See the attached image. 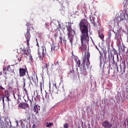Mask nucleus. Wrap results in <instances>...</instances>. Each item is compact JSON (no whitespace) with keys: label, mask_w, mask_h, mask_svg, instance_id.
<instances>
[{"label":"nucleus","mask_w":128,"mask_h":128,"mask_svg":"<svg viewBox=\"0 0 128 128\" xmlns=\"http://www.w3.org/2000/svg\"><path fill=\"white\" fill-rule=\"evenodd\" d=\"M80 29L81 32L80 40L81 46L80 50L82 52L86 50L87 46L90 42V36H88V22L86 19H82L79 23Z\"/></svg>","instance_id":"nucleus-1"},{"label":"nucleus","mask_w":128,"mask_h":128,"mask_svg":"<svg viewBox=\"0 0 128 128\" xmlns=\"http://www.w3.org/2000/svg\"><path fill=\"white\" fill-rule=\"evenodd\" d=\"M30 28H27L26 32L24 34L25 38L26 40V44L28 46V48H20V54L22 55V56L26 58L30 54Z\"/></svg>","instance_id":"nucleus-2"},{"label":"nucleus","mask_w":128,"mask_h":128,"mask_svg":"<svg viewBox=\"0 0 128 128\" xmlns=\"http://www.w3.org/2000/svg\"><path fill=\"white\" fill-rule=\"evenodd\" d=\"M66 28L67 30L68 40H69L71 46H72V42H74V34H76V31L72 30L70 24L68 26H66Z\"/></svg>","instance_id":"nucleus-3"},{"label":"nucleus","mask_w":128,"mask_h":128,"mask_svg":"<svg viewBox=\"0 0 128 128\" xmlns=\"http://www.w3.org/2000/svg\"><path fill=\"white\" fill-rule=\"evenodd\" d=\"M86 58L84 57L82 62V65H81L82 67H80V72H81L82 74H84L86 72Z\"/></svg>","instance_id":"nucleus-4"},{"label":"nucleus","mask_w":128,"mask_h":128,"mask_svg":"<svg viewBox=\"0 0 128 128\" xmlns=\"http://www.w3.org/2000/svg\"><path fill=\"white\" fill-rule=\"evenodd\" d=\"M26 72H28V69L26 68V67H25L24 68H19V76L20 78L24 76Z\"/></svg>","instance_id":"nucleus-5"},{"label":"nucleus","mask_w":128,"mask_h":128,"mask_svg":"<svg viewBox=\"0 0 128 128\" xmlns=\"http://www.w3.org/2000/svg\"><path fill=\"white\" fill-rule=\"evenodd\" d=\"M110 54L111 60H112V62H111V66L112 68H116L117 72H118V63L114 62V56L112 53H110Z\"/></svg>","instance_id":"nucleus-6"},{"label":"nucleus","mask_w":128,"mask_h":128,"mask_svg":"<svg viewBox=\"0 0 128 128\" xmlns=\"http://www.w3.org/2000/svg\"><path fill=\"white\" fill-rule=\"evenodd\" d=\"M38 54L40 60H42L44 56H46L44 54V48H42L40 50L38 51Z\"/></svg>","instance_id":"nucleus-7"},{"label":"nucleus","mask_w":128,"mask_h":128,"mask_svg":"<svg viewBox=\"0 0 128 128\" xmlns=\"http://www.w3.org/2000/svg\"><path fill=\"white\" fill-rule=\"evenodd\" d=\"M102 126L104 127V128H110L112 126V124L108 120H105L103 122L102 124Z\"/></svg>","instance_id":"nucleus-8"},{"label":"nucleus","mask_w":128,"mask_h":128,"mask_svg":"<svg viewBox=\"0 0 128 128\" xmlns=\"http://www.w3.org/2000/svg\"><path fill=\"white\" fill-rule=\"evenodd\" d=\"M118 20V22H124L126 20V16L124 15H122L120 17H118L114 19V22Z\"/></svg>","instance_id":"nucleus-9"},{"label":"nucleus","mask_w":128,"mask_h":128,"mask_svg":"<svg viewBox=\"0 0 128 128\" xmlns=\"http://www.w3.org/2000/svg\"><path fill=\"white\" fill-rule=\"evenodd\" d=\"M18 106L20 108H23L24 110H26V108H28L29 107L28 104V103L24 102L21 103L18 105Z\"/></svg>","instance_id":"nucleus-10"},{"label":"nucleus","mask_w":128,"mask_h":128,"mask_svg":"<svg viewBox=\"0 0 128 128\" xmlns=\"http://www.w3.org/2000/svg\"><path fill=\"white\" fill-rule=\"evenodd\" d=\"M81 92H80V96H84V94H86V87L84 86H82L80 87Z\"/></svg>","instance_id":"nucleus-11"},{"label":"nucleus","mask_w":128,"mask_h":128,"mask_svg":"<svg viewBox=\"0 0 128 128\" xmlns=\"http://www.w3.org/2000/svg\"><path fill=\"white\" fill-rule=\"evenodd\" d=\"M36 94L38 96V94H42V83L40 86H38L36 90Z\"/></svg>","instance_id":"nucleus-12"},{"label":"nucleus","mask_w":128,"mask_h":128,"mask_svg":"<svg viewBox=\"0 0 128 128\" xmlns=\"http://www.w3.org/2000/svg\"><path fill=\"white\" fill-rule=\"evenodd\" d=\"M30 121V114H26L25 118L22 119V122H28Z\"/></svg>","instance_id":"nucleus-13"},{"label":"nucleus","mask_w":128,"mask_h":128,"mask_svg":"<svg viewBox=\"0 0 128 128\" xmlns=\"http://www.w3.org/2000/svg\"><path fill=\"white\" fill-rule=\"evenodd\" d=\"M74 60L76 62L77 64L78 68H82V66H80V64H81L80 60V59H78V58L75 57Z\"/></svg>","instance_id":"nucleus-14"},{"label":"nucleus","mask_w":128,"mask_h":128,"mask_svg":"<svg viewBox=\"0 0 128 128\" xmlns=\"http://www.w3.org/2000/svg\"><path fill=\"white\" fill-rule=\"evenodd\" d=\"M56 66L60 68V63L58 62V60H55L54 64H52L51 68H52V69H54Z\"/></svg>","instance_id":"nucleus-15"},{"label":"nucleus","mask_w":128,"mask_h":128,"mask_svg":"<svg viewBox=\"0 0 128 128\" xmlns=\"http://www.w3.org/2000/svg\"><path fill=\"white\" fill-rule=\"evenodd\" d=\"M90 53L87 54V56H86L87 62H86V66L87 68H88V66H90Z\"/></svg>","instance_id":"nucleus-16"},{"label":"nucleus","mask_w":128,"mask_h":128,"mask_svg":"<svg viewBox=\"0 0 128 128\" xmlns=\"http://www.w3.org/2000/svg\"><path fill=\"white\" fill-rule=\"evenodd\" d=\"M36 76H34V75H32L31 76V80H32V82H34V84H36V82H38V80L37 76H36Z\"/></svg>","instance_id":"nucleus-17"},{"label":"nucleus","mask_w":128,"mask_h":128,"mask_svg":"<svg viewBox=\"0 0 128 128\" xmlns=\"http://www.w3.org/2000/svg\"><path fill=\"white\" fill-rule=\"evenodd\" d=\"M40 110V106L36 105V106H34V112H36V114H38V110Z\"/></svg>","instance_id":"nucleus-18"},{"label":"nucleus","mask_w":128,"mask_h":128,"mask_svg":"<svg viewBox=\"0 0 128 128\" xmlns=\"http://www.w3.org/2000/svg\"><path fill=\"white\" fill-rule=\"evenodd\" d=\"M122 64L123 66L124 72H126V61L124 60L122 62Z\"/></svg>","instance_id":"nucleus-19"},{"label":"nucleus","mask_w":128,"mask_h":128,"mask_svg":"<svg viewBox=\"0 0 128 128\" xmlns=\"http://www.w3.org/2000/svg\"><path fill=\"white\" fill-rule=\"evenodd\" d=\"M92 24H93L94 26V28H97L98 26H100V22H98L96 21L95 22L93 23H92Z\"/></svg>","instance_id":"nucleus-20"},{"label":"nucleus","mask_w":128,"mask_h":128,"mask_svg":"<svg viewBox=\"0 0 128 128\" xmlns=\"http://www.w3.org/2000/svg\"><path fill=\"white\" fill-rule=\"evenodd\" d=\"M126 47L124 45H122V47L121 48V52L122 54H124L126 52Z\"/></svg>","instance_id":"nucleus-21"},{"label":"nucleus","mask_w":128,"mask_h":128,"mask_svg":"<svg viewBox=\"0 0 128 128\" xmlns=\"http://www.w3.org/2000/svg\"><path fill=\"white\" fill-rule=\"evenodd\" d=\"M95 20L96 18L94 17V16H90V20L91 22V24H93L94 22H96V20Z\"/></svg>","instance_id":"nucleus-22"},{"label":"nucleus","mask_w":128,"mask_h":128,"mask_svg":"<svg viewBox=\"0 0 128 128\" xmlns=\"http://www.w3.org/2000/svg\"><path fill=\"white\" fill-rule=\"evenodd\" d=\"M54 126V123L50 122V123H46V128H50L51 126Z\"/></svg>","instance_id":"nucleus-23"},{"label":"nucleus","mask_w":128,"mask_h":128,"mask_svg":"<svg viewBox=\"0 0 128 128\" xmlns=\"http://www.w3.org/2000/svg\"><path fill=\"white\" fill-rule=\"evenodd\" d=\"M58 88H56L52 90V94H58Z\"/></svg>","instance_id":"nucleus-24"},{"label":"nucleus","mask_w":128,"mask_h":128,"mask_svg":"<svg viewBox=\"0 0 128 128\" xmlns=\"http://www.w3.org/2000/svg\"><path fill=\"white\" fill-rule=\"evenodd\" d=\"M103 54H104V58L105 60H106V54H108V52L106 50H104L103 51Z\"/></svg>","instance_id":"nucleus-25"},{"label":"nucleus","mask_w":128,"mask_h":128,"mask_svg":"<svg viewBox=\"0 0 128 128\" xmlns=\"http://www.w3.org/2000/svg\"><path fill=\"white\" fill-rule=\"evenodd\" d=\"M59 39H60V41H59V43L60 44H62V38L61 36H59Z\"/></svg>","instance_id":"nucleus-26"},{"label":"nucleus","mask_w":128,"mask_h":128,"mask_svg":"<svg viewBox=\"0 0 128 128\" xmlns=\"http://www.w3.org/2000/svg\"><path fill=\"white\" fill-rule=\"evenodd\" d=\"M68 126H70V125H68V124H64V128H68Z\"/></svg>","instance_id":"nucleus-27"},{"label":"nucleus","mask_w":128,"mask_h":128,"mask_svg":"<svg viewBox=\"0 0 128 128\" xmlns=\"http://www.w3.org/2000/svg\"><path fill=\"white\" fill-rule=\"evenodd\" d=\"M99 37L100 38H101V40H104V34H99Z\"/></svg>","instance_id":"nucleus-28"},{"label":"nucleus","mask_w":128,"mask_h":128,"mask_svg":"<svg viewBox=\"0 0 128 128\" xmlns=\"http://www.w3.org/2000/svg\"><path fill=\"white\" fill-rule=\"evenodd\" d=\"M46 98H50V96H48V93L46 92Z\"/></svg>","instance_id":"nucleus-29"},{"label":"nucleus","mask_w":128,"mask_h":128,"mask_svg":"<svg viewBox=\"0 0 128 128\" xmlns=\"http://www.w3.org/2000/svg\"><path fill=\"white\" fill-rule=\"evenodd\" d=\"M6 98L8 100V102L10 101V96H6Z\"/></svg>","instance_id":"nucleus-30"},{"label":"nucleus","mask_w":128,"mask_h":128,"mask_svg":"<svg viewBox=\"0 0 128 128\" xmlns=\"http://www.w3.org/2000/svg\"><path fill=\"white\" fill-rule=\"evenodd\" d=\"M43 70H48V67L46 66V64L42 67Z\"/></svg>","instance_id":"nucleus-31"},{"label":"nucleus","mask_w":128,"mask_h":128,"mask_svg":"<svg viewBox=\"0 0 128 128\" xmlns=\"http://www.w3.org/2000/svg\"><path fill=\"white\" fill-rule=\"evenodd\" d=\"M56 46H52L51 48V50H54Z\"/></svg>","instance_id":"nucleus-32"},{"label":"nucleus","mask_w":128,"mask_h":128,"mask_svg":"<svg viewBox=\"0 0 128 128\" xmlns=\"http://www.w3.org/2000/svg\"><path fill=\"white\" fill-rule=\"evenodd\" d=\"M26 26L27 28H30V24L28 22L26 23Z\"/></svg>","instance_id":"nucleus-33"},{"label":"nucleus","mask_w":128,"mask_h":128,"mask_svg":"<svg viewBox=\"0 0 128 128\" xmlns=\"http://www.w3.org/2000/svg\"><path fill=\"white\" fill-rule=\"evenodd\" d=\"M28 102H29L30 103V106H32V100H28Z\"/></svg>","instance_id":"nucleus-34"},{"label":"nucleus","mask_w":128,"mask_h":128,"mask_svg":"<svg viewBox=\"0 0 128 128\" xmlns=\"http://www.w3.org/2000/svg\"><path fill=\"white\" fill-rule=\"evenodd\" d=\"M45 26H46V28H47V29L48 28V24L46 23Z\"/></svg>","instance_id":"nucleus-35"},{"label":"nucleus","mask_w":128,"mask_h":128,"mask_svg":"<svg viewBox=\"0 0 128 128\" xmlns=\"http://www.w3.org/2000/svg\"><path fill=\"white\" fill-rule=\"evenodd\" d=\"M58 34H54V38H55V40H56V38H58Z\"/></svg>","instance_id":"nucleus-36"},{"label":"nucleus","mask_w":128,"mask_h":128,"mask_svg":"<svg viewBox=\"0 0 128 128\" xmlns=\"http://www.w3.org/2000/svg\"><path fill=\"white\" fill-rule=\"evenodd\" d=\"M108 56H110V53H108ZM109 60V66H110V56H108Z\"/></svg>","instance_id":"nucleus-37"},{"label":"nucleus","mask_w":128,"mask_h":128,"mask_svg":"<svg viewBox=\"0 0 128 128\" xmlns=\"http://www.w3.org/2000/svg\"><path fill=\"white\" fill-rule=\"evenodd\" d=\"M2 98L3 104H4V96H2Z\"/></svg>","instance_id":"nucleus-38"},{"label":"nucleus","mask_w":128,"mask_h":128,"mask_svg":"<svg viewBox=\"0 0 128 128\" xmlns=\"http://www.w3.org/2000/svg\"><path fill=\"white\" fill-rule=\"evenodd\" d=\"M46 64L47 68H48V66H50V62H48V64Z\"/></svg>","instance_id":"nucleus-39"},{"label":"nucleus","mask_w":128,"mask_h":128,"mask_svg":"<svg viewBox=\"0 0 128 128\" xmlns=\"http://www.w3.org/2000/svg\"><path fill=\"white\" fill-rule=\"evenodd\" d=\"M30 60H32L34 59L32 58V54L30 55Z\"/></svg>","instance_id":"nucleus-40"},{"label":"nucleus","mask_w":128,"mask_h":128,"mask_svg":"<svg viewBox=\"0 0 128 128\" xmlns=\"http://www.w3.org/2000/svg\"><path fill=\"white\" fill-rule=\"evenodd\" d=\"M18 62H20V60H22V57L20 58H18Z\"/></svg>","instance_id":"nucleus-41"},{"label":"nucleus","mask_w":128,"mask_h":128,"mask_svg":"<svg viewBox=\"0 0 128 128\" xmlns=\"http://www.w3.org/2000/svg\"><path fill=\"white\" fill-rule=\"evenodd\" d=\"M63 40L64 42V44H66V40Z\"/></svg>","instance_id":"nucleus-42"},{"label":"nucleus","mask_w":128,"mask_h":128,"mask_svg":"<svg viewBox=\"0 0 128 128\" xmlns=\"http://www.w3.org/2000/svg\"><path fill=\"white\" fill-rule=\"evenodd\" d=\"M0 90H4L5 89L2 86H0Z\"/></svg>","instance_id":"nucleus-43"},{"label":"nucleus","mask_w":128,"mask_h":128,"mask_svg":"<svg viewBox=\"0 0 128 128\" xmlns=\"http://www.w3.org/2000/svg\"><path fill=\"white\" fill-rule=\"evenodd\" d=\"M24 86H26V79L24 80Z\"/></svg>","instance_id":"nucleus-44"},{"label":"nucleus","mask_w":128,"mask_h":128,"mask_svg":"<svg viewBox=\"0 0 128 128\" xmlns=\"http://www.w3.org/2000/svg\"><path fill=\"white\" fill-rule=\"evenodd\" d=\"M112 50H113V52H116V50L114 49V48H112Z\"/></svg>","instance_id":"nucleus-45"},{"label":"nucleus","mask_w":128,"mask_h":128,"mask_svg":"<svg viewBox=\"0 0 128 128\" xmlns=\"http://www.w3.org/2000/svg\"><path fill=\"white\" fill-rule=\"evenodd\" d=\"M99 52H100V56H102V52H100V50H99Z\"/></svg>","instance_id":"nucleus-46"},{"label":"nucleus","mask_w":128,"mask_h":128,"mask_svg":"<svg viewBox=\"0 0 128 128\" xmlns=\"http://www.w3.org/2000/svg\"><path fill=\"white\" fill-rule=\"evenodd\" d=\"M10 66H8L7 68V70H10Z\"/></svg>","instance_id":"nucleus-47"},{"label":"nucleus","mask_w":128,"mask_h":128,"mask_svg":"<svg viewBox=\"0 0 128 128\" xmlns=\"http://www.w3.org/2000/svg\"><path fill=\"white\" fill-rule=\"evenodd\" d=\"M28 80H30V82H32V81L30 80V77L28 76Z\"/></svg>","instance_id":"nucleus-48"},{"label":"nucleus","mask_w":128,"mask_h":128,"mask_svg":"<svg viewBox=\"0 0 128 128\" xmlns=\"http://www.w3.org/2000/svg\"><path fill=\"white\" fill-rule=\"evenodd\" d=\"M32 128H36V125H35V124H33Z\"/></svg>","instance_id":"nucleus-49"},{"label":"nucleus","mask_w":128,"mask_h":128,"mask_svg":"<svg viewBox=\"0 0 128 128\" xmlns=\"http://www.w3.org/2000/svg\"><path fill=\"white\" fill-rule=\"evenodd\" d=\"M116 56H117L118 60V54H117Z\"/></svg>","instance_id":"nucleus-50"},{"label":"nucleus","mask_w":128,"mask_h":128,"mask_svg":"<svg viewBox=\"0 0 128 128\" xmlns=\"http://www.w3.org/2000/svg\"><path fill=\"white\" fill-rule=\"evenodd\" d=\"M120 70H122V64H120Z\"/></svg>","instance_id":"nucleus-51"},{"label":"nucleus","mask_w":128,"mask_h":128,"mask_svg":"<svg viewBox=\"0 0 128 128\" xmlns=\"http://www.w3.org/2000/svg\"><path fill=\"white\" fill-rule=\"evenodd\" d=\"M96 48L98 50H98V46H96Z\"/></svg>","instance_id":"nucleus-52"},{"label":"nucleus","mask_w":128,"mask_h":128,"mask_svg":"<svg viewBox=\"0 0 128 128\" xmlns=\"http://www.w3.org/2000/svg\"><path fill=\"white\" fill-rule=\"evenodd\" d=\"M2 72H0V76H2Z\"/></svg>","instance_id":"nucleus-53"},{"label":"nucleus","mask_w":128,"mask_h":128,"mask_svg":"<svg viewBox=\"0 0 128 128\" xmlns=\"http://www.w3.org/2000/svg\"><path fill=\"white\" fill-rule=\"evenodd\" d=\"M31 28H32V30H34V27H31Z\"/></svg>","instance_id":"nucleus-54"},{"label":"nucleus","mask_w":128,"mask_h":128,"mask_svg":"<svg viewBox=\"0 0 128 128\" xmlns=\"http://www.w3.org/2000/svg\"><path fill=\"white\" fill-rule=\"evenodd\" d=\"M126 122H127V123H128V119H126Z\"/></svg>","instance_id":"nucleus-55"},{"label":"nucleus","mask_w":128,"mask_h":128,"mask_svg":"<svg viewBox=\"0 0 128 128\" xmlns=\"http://www.w3.org/2000/svg\"><path fill=\"white\" fill-rule=\"evenodd\" d=\"M108 64V62H104V64Z\"/></svg>","instance_id":"nucleus-56"},{"label":"nucleus","mask_w":128,"mask_h":128,"mask_svg":"<svg viewBox=\"0 0 128 128\" xmlns=\"http://www.w3.org/2000/svg\"><path fill=\"white\" fill-rule=\"evenodd\" d=\"M108 74H110V69H108Z\"/></svg>","instance_id":"nucleus-57"},{"label":"nucleus","mask_w":128,"mask_h":128,"mask_svg":"<svg viewBox=\"0 0 128 128\" xmlns=\"http://www.w3.org/2000/svg\"><path fill=\"white\" fill-rule=\"evenodd\" d=\"M0 120H2V117H0Z\"/></svg>","instance_id":"nucleus-58"},{"label":"nucleus","mask_w":128,"mask_h":128,"mask_svg":"<svg viewBox=\"0 0 128 128\" xmlns=\"http://www.w3.org/2000/svg\"><path fill=\"white\" fill-rule=\"evenodd\" d=\"M8 74V73H6V72H4V74Z\"/></svg>","instance_id":"nucleus-59"},{"label":"nucleus","mask_w":128,"mask_h":128,"mask_svg":"<svg viewBox=\"0 0 128 128\" xmlns=\"http://www.w3.org/2000/svg\"><path fill=\"white\" fill-rule=\"evenodd\" d=\"M4 70H6V69H4Z\"/></svg>","instance_id":"nucleus-60"},{"label":"nucleus","mask_w":128,"mask_h":128,"mask_svg":"<svg viewBox=\"0 0 128 128\" xmlns=\"http://www.w3.org/2000/svg\"><path fill=\"white\" fill-rule=\"evenodd\" d=\"M55 87L56 88V86L55 85Z\"/></svg>","instance_id":"nucleus-61"},{"label":"nucleus","mask_w":128,"mask_h":128,"mask_svg":"<svg viewBox=\"0 0 128 128\" xmlns=\"http://www.w3.org/2000/svg\"><path fill=\"white\" fill-rule=\"evenodd\" d=\"M17 124H18V122H17Z\"/></svg>","instance_id":"nucleus-62"}]
</instances>
